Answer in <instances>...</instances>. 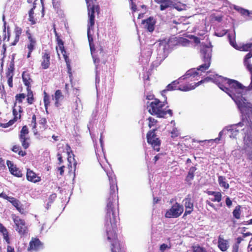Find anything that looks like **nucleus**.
I'll return each mask as SVG.
<instances>
[{
  "label": "nucleus",
  "instance_id": "nucleus-1",
  "mask_svg": "<svg viewBox=\"0 0 252 252\" xmlns=\"http://www.w3.org/2000/svg\"><path fill=\"white\" fill-rule=\"evenodd\" d=\"M110 189L105 208V226L106 227L107 240L111 243V252H125L124 247L118 239L116 231L117 222L119 219L118 199L116 198L118 187L116 179L108 176Z\"/></svg>",
  "mask_w": 252,
  "mask_h": 252
},
{
  "label": "nucleus",
  "instance_id": "nucleus-2",
  "mask_svg": "<svg viewBox=\"0 0 252 252\" xmlns=\"http://www.w3.org/2000/svg\"><path fill=\"white\" fill-rule=\"evenodd\" d=\"M165 100L164 101H161L158 98H154V100L151 102H148L147 109L148 112L152 115H156L158 118H165L166 114H168L170 117L173 116L172 110L171 109L166 110L164 108L167 104V97H164Z\"/></svg>",
  "mask_w": 252,
  "mask_h": 252
},
{
  "label": "nucleus",
  "instance_id": "nucleus-3",
  "mask_svg": "<svg viewBox=\"0 0 252 252\" xmlns=\"http://www.w3.org/2000/svg\"><path fill=\"white\" fill-rule=\"evenodd\" d=\"M216 84L218 87L223 91L229 95L232 92L231 89H234L236 91L237 90H244L245 87L238 81L228 79L227 78L220 76L218 79L216 80Z\"/></svg>",
  "mask_w": 252,
  "mask_h": 252
},
{
  "label": "nucleus",
  "instance_id": "nucleus-4",
  "mask_svg": "<svg viewBox=\"0 0 252 252\" xmlns=\"http://www.w3.org/2000/svg\"><path fill=\"white\" fill-rule=\"evenodd\" d=\"M88 15V20L87 26L89 29H91L92 27H94L95 23V12L98 15L100 13V7L98 4H96V0H85Z\"/></svg>",
  "mask_w": 252,
  "mask_h": 252
},
{
  "label": "nucleus",
  "instance_id": "nucleus-5",
  "mask_svg": "<svg viewBox=\"0 0 252 252\" xmlns=\"http://www.w3.org/2000/svg\"><path fill=\"white\" fill-rule=\"evenodd\" d=\"M212 52V49L211 47L207 45H202L200 53L204 63L200 65L197 68V70L204 72L208 69L211 64Z\"/></svg>",
  "mask_w": 252,
  "mask_h": 252
},
{
  "label": "nucleus",
  "instance_id": "nucleus-6",
  "mask_svg": "<svg viewBox=\"0 0 252 252\" xmlns=\"http://www.w3.org/2000/svg\"><path fill=\"white\" fill-rule=\"evenodd\" d=\"M157 128H154L149 130L146 134L147 143L150 145L153 149L157 152L160 151L161 140L156 133Z\"/></svg>",
  "mask_w": 252,
  "mask_h": 252
},
{
  "label": "nucleus",
  "instance_id": "nucleus-7",
  "mask_svg": "<svg viewBox=\"0 0 252 252\" xmlns=\"http://www.w3.org/2000/svg\"><path fill=\"white\" fill-rule=\"evenodd\" d=\"M184 211V207L178 202L174 204L171 208L167 210L165 217L167 218H176L181 215Z\"/></svg>",
  "mask_w": 252,
  "mask_h": 252
},
{
  "label": "nucleus",
  "instance_id": "nucleus-8",
  "mask_svg": "<svg viewBox=\"0 0 252 252\" xmlns=\"http://www.w3.org/2000/svg\"><path fill=\"white\" fill-rule=\"evenodd\" d=\"M12 220L16 226L15 229L20 235H23L27 233L28 228L25 221L15 215H12Z\"/></svg>",
  "mask_w": 252,
  "mask_h": 252
},
{
  "label": "nucleus",
  "instance_id": "nucleus-9",
  "mask_svg": "<svg viewBox=\"0 0 252 252\" xmlns=\"http://www.w3.org/2000/svg\"><path fill=\"white\" fill-rule=\"evenodd\" d=\"M206 193L208 195L212 196L209 198V200H207L206 201V203L207 205L214 209L215 210H217V208L215 207V205L211 202L210 201L212 202H220L221 201L222 199V194L219 191H210L208 190L206 191Z\"/></svg>",
  "mask_w": 252,
  "mask_h": 252
},
{
  "label": "nucleus",
  "instance_id": "nucleus-10",
  "mask_svg": "<svg viewBox=\"0 0 252 252\" xmlns=\"http://www.w3.org/2000/svg\"><path fill=\"white\" fill-rule=\"evenodd\" d=\"M44 248V244L37 237H32L27 248L28 252L38 251Z\"/></svg>",
  "mask_w": 252,
  "mask_h": 252
},
{
  "label": "nucleus",
  "instance_id": "nucleus-11",
  "mask_svg": "<svg viewBox=\"0 0 252 252\" xmlns=\"http://www.w3.org/2000/svg\"><path fill=\"white\" fill-rule=\"evenodd\" d=\"M156 23V20L153 17H150L142 21V24L144 25V29L150 32H152L154 31Z\"/></svg>",
  "mask_w": 252,
  "mask_h": 252
},
{
  "label": "nucleus",
  "instance_id": "nucleus-12",
  "mask_svg": "<svg viewBox=\"0 0 252 252\" xmlns=\"http://www.w3.org/2000/svg\"><path fill=\"white\" fill-rule=\"evenodd\" d=\"M185 207V212L183 215V218L188 215L190 214L193 211V203L191 198L186 197L183 200Z\"/></svg>",
  "mask_w": 252,
  "mask_h": 252
},
{
  "label": "nucleus",
  "instance_id": "nucleus-13",
  "mask_svg": "<svg viewBox=\"0 0 252 252\" xmlns=\"http://www.w3.org/2000/svg\"><path fill=\"white\" fill-rule=\"evenodd\" d=\"M182 79V77L179 78L178 80H175L172 81L170 84H168L166 87V88L162 90L161 92V95L165 97V94L168 91H172L178 90V85L180 83V81Z\"/></svg>",
  "mask_w": 252,
  "mask_h": 252
},
{
  "label": "nucleus",
  "instance_id": "nucleus-14",
  "mask_svg": "<svg viewBox=\"0 0 252 252\" xmlns=\"http://www.w3.org/2000/svg\"><path fill=\"white\" fill-rule=\"evenodd\" d=\"M26 178L28 181L36 183L41 181V177L38 176L33 171L30 169H27Z\"/></svg>",
  "mask_w": 252,
  "mask_h": 252
},
{
  "label": "nucleus",
  "instance_id": "nucleus-15",
  "mask_svg": "<svg viewBox=\"0 0 252 252\" xmlns=\"http://www.w3.org/2000/svg\"><path fill=\"white\" fill-rule=\"evenodd\" d=\"M7 165L8 167L9 171L14 176L17 177H22L23 174L21 171L10 160H7Z\"/></svg>",
  "mask_w": 252,
  "mask_h": 252
},
{
  "label": "nucleus",
  "instance_id": "nucleus-16",
  "mask_svg": "<svg viewBox=\"0 0 252 252\" xmlns=\"http://www.w3.org/2000/svg\"><path fill=\"white\" fill-rule=\"evenodd\" d=\"M63 98L64 96L60 90H56L54 95H52V99L54 100V105L56 107H59L61 106V101L63 100Z\"/></svg>",
  "mask_w": 252,
  "mask_h": 252
},
{
  "label": "nucleus",
  "instance_id": "nucleus-17",
  "mask_svg": "<svg viewBox=\"0 0 252 252\" xmlns=\"http://www.w3.org/2000/svg\"><path fill=\"white\" fill-rule=\"evenodd\" d=\"M244 144L249 146L252 145V123H251L250 126L248 127L245 136L244 138Z\"/></svg>",
  "mask_w": 252,
  "mask_h": 252
},
{
  "label": "nucleus",
  "instance_id": "nucleus-18",
  "mask_svg": "<svg viewBox=\"0 0 252 252\" xmlns=\"http://www.w3.org/2000/svg\"><path fill=\"white\" fill-rule=\"evenodd\" d=\"M50 55L48 52L45 51L42 56L41 66L43 69L48 68L50 65Z\"/></svg>",
  "mask_w": 252,
  "mask_h": 252
},
{
  "label": "nucleus",
  "instance_id": "nucleus-19",
  "mask_svg": "<svg viewBox=\"0 0 252 252\" xmlns=\"http://www.w3.org/2000/svg\"><path fill=\"white\" fill-rule=\"evenodd\" d=\"M204 81V80H201L194 85H192L191 84H187L184 85H180L178 87V90L184 92L189 91L194 89L196 87L198 86Z\"/></svg>",
  "mask_w": 252,
  "mask_h": 252
},
{
  "label": "nucleus",
  "instance_id": "nucleus-20",
  "mask_svg": "<svg viewBox=\"0 0 252 252\" xmlns=\"http://www.w3.org/2000/svg\"><path fill=\"white\" fill-rule=\"evenodd\" d=\"M229 242L227 240H225L220 236L218 238V247L222 252L226 251L229 248Z\"/></svg>",
  "mask_w": 252,
  "mask_h": 252
},
{
  "label": "nucleus",
  "instance_id": "nucleus-21",
  "mask_svg": "<svg viewBox=\"0 0 252 252\" xmlns=\"http://www.w3.org/2000/svg\"><path fill=\"white\" fill-rule=\"evenodd\" d=\"M22 77L24 85L27 88H31V83L32 80L30 74L27 71H24L22 74Z\"/></svg>",
  "mask_w": 252,
  "mask_h": 252
},
{
  "label": "nucleus",
  "instance_id": "nucleus-22",
  "mask_svg": "<svg viewBox=\"0 0 252 252\" xmlns=\"http://www.w3.org/2000/svg\"><path fill=\"white\" fill-rule=\"evenodd\" d=\"M9 199L8 201H9L21 214H24V209L22 207V205L21 204L20 201L12 196Z\"/></svg>",
  "mask_w": 252,
  "mask_h": 252
},
{
  "label": "nucleus",
  "instance_id": "nucleus-23",
  "mask_svg": "<svg viewBox=\"0 0 252 252\" xmlns=\"http://www.w3.org/2000/svg\"><path fill=\"white\" fill-rule=\"evenodd\" d=\"M23 112V109L22 107L20 105L15 106L13 108V114L14 115V118L11 120L13 121L14 123L16 122L18 120L20 119L21 117V113Z\"/></svg>",
  "mask_w": 252,
  "mask_h": 252
},
{
  "label": "nucleus",
  "instance_id": "nucleus-24",
  "mask_svg": "<svg viewBox=\"0 0 252 252\" xmlns=\"http://www.w3.org/2000/svg\"><path fill=\"white\" fill-rule=\"evenodd\" d=\"M246 45V44H243L240 47H239V50L242 51H249L248 53L246 54L244 59V64L247 68L248 63L251 64L250 62L249 61V60L252 57V47H251L249 48V50H244V46Z\"/></svg>",
  "mask_w": 252,
  "mask_h": 252
},
{
  "label": "nucleus",
  "instance_id": "nucleus-25",
  "mask_svg": "<svg viewBox=\"0 0 252 252\" xmlns=\"http://www.w3.org/2000/svg\"><path fill=\"white\" fill-rule=\"evenodd\" d=\"M29 42L27 45V48L28 50L27 58H29L31 57V54L35 48L36 45V40L35 38L28 39Z\"/></svg>",
  "mask_w": 252,
  "mask_h": 252
},
{
  "label": "nucleus",
  "instance_id": "nucleus-26",
  "mask_svg": "<svg viewBox=\"0 0 252 252\" xmlns=\"http://www.w3.org/2000/svg\"><path fill=\"white\" fill-rule=\"evenodd\" d=\"M35 7V6H32L28 12L29 18H28V20L32 25H35L36 23L37 20L36 17V14H35L34 12V10Z\"/></svg>",
  "mask_w": 252,
  "mask_h": 252
},
{
  "label": "nucleus",
  "instance_id": "nucleus-27",
  "mask_svg": "<svg viewBox=\"0 0 252 252\" xmlns=\"http://www.w3.org/2000/svg\"><path fill=\"white\" fill-rule=\"evenodd\" d=\"M15 37L14 41L11 43L10 45H15L19 41L20 36L22 32V29L19 27H16L14 29Z\"/></svg>",
  "mask_w": 252,
  "mask_h": 252
},
{
  "label": "nucleus",
  "instance_id": "nucleus-28",
  "mask_svg": "<svg viewBox=\"0 0 252 252\" xmlns=\"http://www.w3.org/2000/svg\"><path fill=\"white\" fill-rule=\"evenodd\" d=\"M196 170V168L194 166L191 167L189 169L188 175L186 177L185 181L189 184H191V182L194 178V172Z\"/></svg>",
  "mask_w": 252,
  "mask_h": 252
},
{
  "label": "nucleus",
  "instance_id": "nucleus-29",
  "mask_svg": "<svg viewBox=\"0 0 252 252\" xmlns=\"http://www.w3.org/2000/svg\"><path fill=\"white\" fill-rule=\"evenodd\" d=\"M234 9L243 16H248L252 18V11L239 6H235Z\"/></svg>",
  "mask_w": 252,
  "mask_h": 252
},
{
  "label": "nucleus",
  "instance_id": "nucleus-30",
  "mask_svg": "<svg viewBox=\"0 0 252 252\" xmlns=\"http://www.w3.org/2000/svg\"><path fill=\"white\" fill-rule=\"evenodd\" d=\"M21 145L24 149H27L30 145V138L29 136L19 137Z\"/></svg>",
  "mask_w": 252,
  "mask_h": 252
},
{
  "label": "nucleus",
  "instance_id": "nucleus-31",
  "mask_svg": "<svg viewBox=\"0 0 252 252\" xmlns=\"http://www.w3.org/2000/svg\"><path fill=\"white\" fill-rule=\"evenodd\" d=\"M12 151L15 153H17L18 155L21 157H24L27 155L26 152L23 151L19 145H14L12 148Z\"/></svg>",
  "mask_w": 252,
  "mask_h": 252
},
{
  "label": "nucleus",
  "instance_id": "nucleus-32",
  "mask_svg": "<svg viewBox=\"0 0 252 252\" xmlns=\"http://www.w3.org/2000/svg\"><path fill=\"white\" fill-rule=\"evenodd\" d=\"M218 182L221 187L225 189H228L229 188V184L226 181V178L222 176H220L218 178Z\"/></svg>",
  "mask_w": 252,
  "mask_h": 252
},
{
  "label": "nucleus",
  "instance_id": "nucleus-33",
  "mask_svg": "<svg viewBox=\"0 0 252 252\" xmlns=\"http://www.w3.org/2000/svg\"><path fill=\"white\" fill-rule=\"evenodd\" d=\"M27 102L29 104H32L34 102V97L33 92L31 90V88H27Z\"/></svg>",
  "mask_w": 252,
  "mask_h": 252
},
{
  "label": "nucleus",
  "instance_id": "nucleus-34",
  "mask_svg": "<svg viewBox=\"0 0 252 252\" xmlns=\"http://www.w3.org/2000/svg\"><path fill=\"white\" fill-rule=\"evenodd\" d=\"M14 63L13 62H11L6 72V76L7 78L13 77L14 75Z\"/></svg>",
  "mask_w": 252,
  "mask_h": 252
},
{
  "label": "nucleus",
  "instance_id": "nucleus-35",
  "mask_svg": "<svg viewBox=\"0 0 252 252\" xmlns=\"http://www.w3.org/2000/svg\"><path fill=\"white\" fill-rule=\"evenodd\" d=\"M43 102L46 112L48 114V108L50 103V96L45 92L44 93Z\"/></svg>",
  "mask_w": 252,
  "mask_h": 252
},
{
  "label": "nucleus",
  "instance_id": "nucleus-36",
  "mask_svg": "<svg viewBox=\"0 0 252 252\" xmlns=\"http://www.w3.org/2000/svg\"><path fill=\"white\" fill-rule=\"evenodd\" d=\"M31 126L32 127V131L35 135L38 134V131L36 129L37 124H36V117L35 114L32 116V121Z\"/></svg>",
  "mask_w": 252,
  "mask_h": 252
},
{
  "label": "nucleus",
  "instance_id": "nucleus-37",
  "mask_svg": "<svg viewBox=\"0 0 252 252\" xmlns=\"http://www.w3.org/2000/svg\"><path fill=\"white\" fill-rule=\"evenodd\" d=\"M232 214L235 218L237 220L240 219L241 218V206L237 205L236 206Z\"/></svg>",
  "mask_w": 252,
  "mask_h": 252
},
{
  "label": "nucleus",
  "instance_id": "nucleus-38",
  "mask_svg": "<svg viewBox=\"0 0 252 252\" xmlns=\"http://www.w3.org/2000/svg\"><path fill=\"white\" fill-rule=\"evenodd\" d=\"M157 3H160V9L164 10L170 6V3L168 0H161V1L157 2Z\"/></svg>",
  "mask_w": 252,
  "mask_h": 252
},
{
  "label": "nucleus",
  "instance_id": "nucleus-39",
  "mask_svg": "<svg viewBox=\"0 0 252 252\" xmlns=\"http://www.w3.org/2000/svg\"><path fill=\"white\" fill-rule=\"evenodd\" d=\"M247 65V69L250 71L251 74V83L249 86L248 87L246 88V90L249 91H252V64L249 63Z\"/></svg>",
  "mask_w": 252,
  "mask_h": 252
},
{
  "label": "nucleus",
  "instance_id": "nucleus-40",
  "mask_svg": "<svg viewBox=\"0 0 252 252\" xmlns=\"http://www.w3.org/2000/svg\"><path fill=\"white\" fill-rule=\"evenodd\" d=\"M39 124L41 126H40V128L42 129L43 130H44L47 129V121L45 118L42 117L40 118Z\"/></svg>",
  "mask_w": 252,
  "mask_h": 252
},
{
  "label": "nucleus",
  "instance_id": "nucleus-41",
  "mask_svg": "<svg viewBox=\"0 0 252 252\" xmlns=\"http://www.w3.org/2000/svg\"><path fill=\"white\" fill-rule=\"evenodd\" d=\"M0 233L2 234L3 238L5 240L6 243L8 244H10V241L9 237V233L6 227H4V228Z\"/></svg>",
  "mask_w": 252,
  "mask_h": 252
},
{
  "label": "nucleus",
  "instance_id": "nucleus-42",
  "mask_svg": "<svg viewBox=\"0 0 252 252\" xmlns=\"http://www.w3.org/2000/svg\"><path fill=\"white\" fill-rule=\"evenodd\" d=\"M29 133V129L27 126H24L22 127V129L20 132L19 137L28 136V134Z\"/></svg>",
  "mask_w": 252,
  "mask_h": 252
},
{
  "label": "nucleus",
  "instance_id": "nucleus-43",
  "mask_svg": "<svg viewBox=\"0 0 252 252\" xmlns=\"http://www.w3.org/2000/svg\"><path fill=\"white\" fill-rule=\"evenodd\" d=\"M198 74V73L195 70L192 69L188 70L185 76H183V79L190 76H195Z\"/></svg>",
  "mask_w": 252,
  "mask_h": 252
},
{
  "label": "nucleus",
  "instance_id": "nucleus-44",
  "mask_svg": "<svg viewBox=\"0 0 252 252\" xmlns=\"http://www.w3.org/2000/svg\"><path fill=\"white\" fill-rule=\"evenodd\" d=\"M56 40L59 49L61 51L62 53H63V52L65 53L64 48L63 41L60 38V37H57Z\"/></svg>",
  "mask_w": 252,
  "mask_h": 252
},
{
  "label": "nucleus",
  "instance_id": "nucleus-45",
  "mask_svg": "<svg viewBox=\"0 0 252 252\" xmlns=\"http://www.w3.org/2000/svg\"><path fill=\"white\" fill-rule=\"evenodd\" d=\"M147 120H148V126L149 128H151L152 126H154L156 125V124L158 123L157 120L155 119V118L149 117Z\"/></svg>",
  "mask_w": 252,
  "mask_h": 252
},
{
  "label": "nucleus",
  "instance_id": "nucleus-46",
  "mask_svg": "<svg viewBox=\"0 0 252 252\" xmlns=\"http://www.w3.org/2000/svg\"><path fill=\"white\" fill-rule=\"evenodd\" d=\"M94 27H92V28L91 29H89V27L87 26V35H88V40H89V44H90L91 49H92L91 44H92V42H93V39L92 35L90 34V31H91V30H92V31L94 30Z\"/></svg>",
  "mask_w": 252,
  "mask_h": 252
},
{
  "label": "nucleus",
  "instance_id": "nucleus-47",
  "mask_svg": "<svg viewBox=\"0 0 252 252\" xmlns=\"http://www.w3.org/2000/svg\"><path fill=\"white\" fill-rule=\"evenodd\" d=\"M177 43L181 44L182 46H187L191 42L189 39L185 38H181L178 40Z\"/></svg>",
  "mask_w": 252,
  "mask_h": 252
},
{
  "label": "nucleus",
  "instance_id": "nucleus-48",
  "mask_svg": "<svg viewBox=\"0 0 252 252\" xmlns=\"http://www.w3.org/2000/svg\"><path fill=\"white\" fill-rule=\"evenodd\" d=\"M15 97L16 100L18 102L22 103L23 99L25 98L26 95L24 94H17Z\"/></svg>",
  "mask_w": 252,
  "mask_h": 252
},
{
  "label": "nucleus",
  "instance_id": "nucleus-49",
  "mask_svg": "<svg viewBox=\"0 0 252 252\" xmlns=\"http://www.w3.org/2000/svg\"><path fill=\"white\" fill-rule=\"evenodd\" d=\"M171 248V245H167L165 244H162L159 247V250L161 252H164L167 249H170Z\"/></svg>",
  "mask_w": 252,
  "mask_h": 252
},
{
  "label": "nucleus",
  "instance_id": "nucleus-50",
  "mask_svg": "<svg viewBox=\"0 0 252 252\" xmlns=\"http://www.w3.org/2000/svg\"><path fill=\"white\" fill-rule=\"evenodd\" d=\"M14 122H13V121H12L11 120H10V121H9V122L7 123H5V124H2V123H0V127H2L3 128H6V127H8L11 126H12L13 124H14Z\"/></svg>",
  "mask_w": 252,
  "mask_h": 252
},
{
  "label": "nucleus",
  "instance_id": "nucleus-51",
  "mask_svg": "<svg viewBox=\"0 0 252 252\" xmlns=\"http://www.w3.org/2000/svg\"><path fill=\"white\" fill-rule=\"evenodd\" d=\"M171 137L176 138L179 135V132L177 128H174L171 132Z\"/></svg>",
  "mask_w": 252,
  "mask_h": 252
},
{
  "label": "nucleus",
  "instance_id": "nucleus-52",
  "mask_svg": "<svg viewBox=\"0 0 252 252\" xmlns=\"http://www.w3.org/2000/svg\"><path fill=\"white\" fill-rule=\"evenodd\" d=\"M56 198L57 194L56 193H52V194H51L48 198L49 202H48V204L49 203H52Z\"/></svg>",
  "mask_w": 252,
  "mask_h": 252
},
{
  "label": "nucleus",
  "instance_id": "nucleus-53",
  "mask_svg": "<svg viewBox=\"0 0 252 252\" xmlns=\"http://www.w3.org/2000/svg\"><path fill=\"white\" fill-rule=\"evenodd\" d=\"M228 37H229V41H230V44L233 47H234L235 49H239V47H238L237 46V45L236 44V42L235 40H232L230 35L228 36Z\"/></svg>",
  "mask_w": 252,
  "mask_h": 252
},
{
  "label": "nucleus",
  "instance_id": "nucleus-54",
  "mask_svg": "<svg viewBox=\"0 0 252 252\" xmlns=\"http://www.w3.org/2000/svg\"><path fill=\"white\" fill-rule=\"evenodd\" d=\"M26 34L28 37V39H32V38H34L32 35V33L31 32V31H30L29 27H27L26 28Z\"/></svg>",
  "mask_w": 252,
  "mask_h": 252
},
{
  "label": "nucleus",
  "instance_id": "nucleus-55",
  "mask_svg": "<svg viewBox=\"0 0 252 252\" xmlns=\"http://www.w3.org/2000/svg\"><path fill=\"white\" fill-rule=\"evenodd\" d=\"M244 240L243 238L241 237H239L237 238L236 243L232 246H236L237 247H239V245L241 243V242Z\"/></svg>",
  "mask_w": 252,
  "mask_h": 252
},
{
  "label": "nucleus",
  "instance_id": "nucleus-56",
  "mask_svg": "<svg viewBox=\"0 0 252 252\" xmlns=\"http://www.w3.org/2000/svg\"><path fill=\"white\" fill-rule=\"evenodd\" d=\"M225 203L226 206L230 208L232 205V201L229 197H227L225 199Z\"/></svg>",
  "mask_w": 252,
  "mask_h": 252
},
{
  "label": "nucleus",
  "instance_id": "nucleus-57",
  "mask_svg": "<svg viewBox=\"0 0 252 252\" xmlns=\"http://www.w3.org/2000/svg\"><path fill=\"white\" fill-rule=\"evenodd\" d=\"M11 196H7L5 193L4 192H1L0 193V197H1V198H3L8 201L9 200V198H11Z\"/></svg>",
  "mask_w": 252,
  "mask_h": 252
},
{
  "label": "nucleus",
  "instance_id": "nucleus-58",
  "mask_svg": "<svg viewBox=\"0 0 252 252\" xmlns=\"http://www.w3.org/2000/svg\"><path fill=\"white\" fill-rule=\"evenodd\" d=\"M64 168L65 166L64 165L58 168V171H59L60 175L63 176V175Z\"/></svg>",
  "mask_w": 252,
  "mask_h": 252
},
{
  "label": "nucleus",
  "instance_id": "nucleus-59",
  "mask_svg": "<svg viewBox=\"0 0 252 252\" xmlns=\"http://www.w3.org/2000/svg\"><path fill=\"white\" fill-rule=\"evenodd\" d=\"M7 83L10 88L13 87V77L7 78Z\"/></svg>",
  "mask_w": 252,
  "mask_h": 252
},
{
  "label": "nucleus",
  "instance_id": "nucleus-60",
  "mask_svg": "<svg viewBox=\"0 0 252 252\" xmlns=\"http://www.w3.org/2000/svg\"><path fill=\"white\" fill-rule=\"evenodd\" d=\"M58 159L59 161L58 164L60 165L63 162V159L62 155L60 153L57 154Z\"/></svg>",
  "mask_w": 252,
  "mask_h": 252
},
{
  "label": "nucleus",
  "instance_id": "nucleus-61",
  "mask_svg": "<svg viewBox=\"0 0 252 252\" xmlns=\"http://www.w3.org/2000/svg\"><path fill=\"white\" fill-rule=\"evenodd\" d=\"M232 252H243V251L239 249V247L232 246Z\"/></svg>",
  "mask_w": 252,
  "mask_h": 252
},
{
  "label": "nucleus",
  "instance_id": "nucleus-62",
  "mask_svg": "<svg viewBox=\"0 0 252 252\" xmlns=\"http://www.w3.org/2000/svg\"><path fill=\"white\" fill-rule=\"evenodd\" d=\"M222 135V131L220 132L219 134V137L215 138V139H212V140H213L215 141L216 143H219V141L220 140L221 136Z\"/></svg>",
  "mask_w": 252,
  "mask_h": 252
},
{
  "label": "nucleus",
  "instance_id": "nucleus-63",
  "mask_svg": "<svg viewBox=\"0 0 252 252\" xmlns=\"http://www.w3.org/2000/svg\"><path fill=\"white\" fill-rule=\"evenodd\" d=\"M226 33V31L223 30L222 31V32H216L215 33V35H217V36H219V37H221V36H222L223 35H224V34H225Z\"/></svg>",
  "mask_w": 252,
  "mask_h": 252
},
{
  "label": "nucleus",
  "instance_id": "nucleus-64",
  "mask_svg": "<svg viewBox=\"0 0 252 252\" xmlns=\"http://www.w3.org/2000/svg\"><path fill=\"white\" fill-rule=\"evenodd\" d=\"M7 252H15L14 248L9 245L7 246Z\"/></svg>",
  "mask_w": 252,
  "mask_h": 252
}]
</instances>
